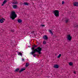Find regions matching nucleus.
Masks as SVG:
<instances>
[{
	"instance_id": "412c9836",
	"label": "nucleus",
	"mask_w": 78,
	"mask_h": 78,
	"mask_svg": "<svg viewBox=\"0 0 78 78\" xmlns=\"http://www.w3.org/2000/svg\"><path fill=\"white\" fill-rule=\"evenodd\" d=\"M69 20L68 19L65 20L66 23H67V22H69Z\"/></svg>"
},
{
	"instance_id": "f3484780",
	"label": "nucleus",
	"mask_w": 78,
	"mask_h": 78,
	"mask_svg": "<svg viewBox=\"0 0 78 78\" xmlns=\"http://www.w3.org/2000/svg\"><path fill=\"white\" fill-rule=\"evenodd\" d=\"M49 32H50V33L51 34V36L53 35V32L51 31V30H49Z\"/></svg>"
},
{
	"instance_id": "4468645a",
	"label": "nucleus",
	"mask_w": 78,
	"mask_h": 78,
	"mask_svg": "<svg viewBox=\"0 0 78 78\" xmlns=\"http://www.w3.org/2000/svg\"><path fill=\"white\" fill-rule=\"evenodd\" d=\"M35 31H33L31 33V34H32V35H33V36H34V35H35V34H34V33H35Z\"/></svg>"
},
{
	"instance_id": "f257e3e1",
	"label": "nucleus",
	"mask_w": 78,
	"mask_h": 78,
	"mask_svg": "<svg viewBox=\"0 0 78 78\" xmlns=\"http://www.w3.org/2000/svg\"><path fill=\"white\" fill-rule=\"evenodd\" d=\"M42 50V48H40V47H38L36 49H35V50H34V51H32L31 53H30L32 55H33V54L35 53L36 52H38V53L39 55H41V51Z\"/></svg>"
},
{
	"instance_id": "7c9ffc66",
	"label": "nucleus",
	"mask_w": 78,
	"mask_h": 78,
	"mask_svg": "<svg viewBox=\"0 0 78 78\" xmlns=\"http://www.w3.org/2000/svg\"><path fill=\"white\" fill-rule=\"evenodd\" d=\"M78 25H75L74 27H78Z\"/></svg>"
},
{
	"instance_id": "473e14b6",
	"label": "nucleus",
	"mask_w": 78,
	"mask_h": 78,
	"mask_svg": "<svg viewBox=\"0 0 78 78\" xmlns=\"http://www.w3.org/2000/svg\"><path fill=\"white\" fill-rule=\"evenodd\" d=\"M28 44L29 45H31V44H30V43H29Z\"/></svg>"
},
{
	"instance_id": "4be33fe9",
	"label": "nucleus",
	"mask_w": 78,
	"mask_h": 78,
	"mask_svg": "<svg viewBox=\"0 0 78 78\" xmlns=\"http://www.w3.org/2000/svg\"><path fill=\"white\" fill-rule=\"evenodd\" d=\"M69 66H72V65H73V63L72 62H70L69 63Z\"/></svg>"
},
{
	"instance_id": "bb28decb",
	"label": "nucleus",
	"mask_w": 78,
	"mask_h": 78,
	"mask_svg": "<svg viewBox=\"0 0 78 78\" xmlns=\"http://www.w3.org/2000/svg\"><path fill=\"white\" fill-rule=\"evenodd\" d=\"M33 47L31 48L32 50H34V49L35 48H34L35 47H34V46H33Z\"/></svg>"
},
{
	"instance_id": "c756f323",
	"label": "nucleus",
	"mask_w": 78,
	"mask_h": 78,
	"mask_svg": "<svg viewBox=\"0 0 78 78\" xmlns=\"http://www.w3.org/2000/svg\"><path fill=\"white\" fill-rule=\"evenodd\" d=\"M13 1L14 2H17V1H15V0H13Z\"/></svg>"
},
{
	"instance_id": "a211bd4d",
	"label": "nucleus",
	"mask_w": 78,
	"mask_h": 78,
	"mask_svg": "<svg viewBox=\"0 0 78 78\" xmlns=\"http://www.w3.org/2000/svg\"><path fill=\"white\" fill-rule=\"evenodd\" d=\"M18 55H20V56H22V54L20 52H18Z\"/></svg>"
},
{
	"instance_id": "7ed1b4c3",
	"label": "nucleus",
	"mask_w": 78,
	"mask_h": 78,
	"mask_svg": "<svg viewBox=\"0 0 78 78\" xmlns=\"http://www.w3.org/2000/svg\"><path fill=\"white\" fill-rule=\"evenodd\" d=\"M53 12L54 13V15L58 17L59 16V11L58 10H55L53 11Z\"/></svg>"
},
{
	"instance_id": "b1692460",
	"label": "nucleus",
	"mask_w": 78,
	"mask_h": 78,
	"mask_svg": "<svg viewBox=\"0 0 78 78\" xmlns=\"http://www.w3.org/2000/svg\"><path fill=\"white\" fill-rule=\"evenodd\" d=\"M43 44L44 45H45L46 44V41H43Z\"/></svg>"
},
{
	"instance_id": "9d476101",
	"label": "nucleus",
	"mask_w": 78,
	"mask_h": 78,
	"mask_svg": "<svg viewBox=\"0 0 78 78\" xmlns=\"http://www.w3.org/2000/svg\"><path fill=\"white\" fill-rule=\"evenodd\" d=\"M12 6H13V8L14 9H16V8H17V5H12Z\"/></svg>"
},
{
	"instance_id": "393cba45",
	"label": "nucleus",
	"mask_w": 78,
	"mask_h": 78,
	"mask_svg": "<svg viewBox=\"0 0 78 78\" xmlns=\"http://www.w3.org/2000/svg\"><path fill=\"white\" fill-rule=\"evenodd\" d=\"M41 26L42 27H45L44 25H41Z\"/></svg>"
},
{
	"instance_id": "aec40b11",
	"label": "nucleus",
	"mask_w": 78,
	"mask_h": 78,
	"mask_svg": "<svg viewBox=\"0 0 78 78\" xmlns=\"http://www.w3.org/2000/svg\"><path fill=\"white\" fill-rule=\"evenodd\" d=\"M19 70V68H17L15 70V72H18Z\"/></svg>"
},
{
	"instance_id": "dca6fc26",
	"label": "nucleus",
	"mask_w": 78,
	"mask_h": 78,
	"mask_svg": "<svg viewBox=\"0 0 78 78\" xmlns=\"http://www.w3.org/2000/svg\"><path fill=\"white\" fill-rule=\"evenodd\" d=\"M29 4V3H28V2H24V5H27V6H28Z\"/></svg>"
},
{
	"instance_id": "6ab92c4d",
	"label": "nucleus",
	"mask_w": 78,
	"mask_h": 78,
	"mask_svg": "<svg viewBox=\"0 0 78 78\" xmlns=\"http://www.w3.org/2000/svg\"><path fill=\"white\" fill-rule=\"evenodd\" d=\"M61 56V54H59V55L57 56L58 58H59Z\"/></svg>"
},
{
	"instance_id": "1a4fd4ad",
	"label": "nucleus",
	"mask_w": 78,
	"mask_h": 78,
	"mask_svg": "<svg viewBox=\"0 0 78 78\" xmlns=\"http://www.w3.org/2000/svg\"><path fill=\"white\" fill-rule=\"evenodd\" d=\"M26 69V68H23L22 69H21L20 70L19 72L20 73L21 72H23L24 70H25Z\"/></svg>"
},
{
	"instance_id": "ddd939ff",
	"label": "nucleus",
	"mask_w": 78,
	"mask_h": 78,
	"mask_svg": "<svg viewBox=\"0 0 78 78\" xmlns=\"http://www.w3.org/2000/svg\"><path fill=\"white\" fill-rule=\"evenodd\" d=\"M18 22V23H21L22 21L21 19H18L17 20Z\"/></svg>"
},
{
	"instance_id": "2f4dec72",
	"label": "nucleus",
	"mask_w": 78,
	"mask_h": 78,
	"mask_svg": "<svg viewBox=\"0 0 78 78\" xmlns=\"http://www.w3.org/2000/svg\"><path fill=\"white\" fill-rule=\"evenodd\" d=\"M74 74H76V72L75 71H74Z\"/></svg>"
},
{
	"instance_id": "f704fd0d",
	"label": "nucleus",
	"mask_w": 78,
	"mask_h": 78,
	"mask_svg": "<svg viewBox=\"0 0 78 78\" xmlns=\"http://www.w3.org/2000/svg\"><path fill=\"white\" fill-rule=\"evenodd\" d=\"M28 47H30V46H28Z\"/></svg>"
},
{
	"instance_id": "5701e85b",
	"label": "nucleus",
	"mask_w": 78,
	"mask_h": 78,
	"mask_svg": "<svg viewBox=\"0 0 78 78\" xmlns=\"http://www.w3.org/2000/svg\"><path fill=\"white\" fill-rule=\"evenodd\" d=\"M11 32H12V33H14V30L13 29H12L11 30Z\"/></svg>"
},
{
	"instance_id": "39448f33",
	"label": "nucleus",
	"mask_w": 78,
	"mask_h": 78,
	"mask_svg": "<svg viewBox=\"0 0 78 78\" xmlns=\"http://www.w3.org/2000/svg\"><path fill=\"white\" fill-rule=\"evenodd\" d=\"M43 39L44 40H47L48 39V37L47 35H44L43 37Z\"/></svg>"
},
{
	"instance_id": "cd10ccee",
	"label": "nucleus",
	"mask_w": 78,
	"mask_h": 78,
	"mask_svg": "<svg viewBox=\"0 0 78 78\" xmlns=\"http://www.w3.org/2000/svg\"><path fill=\"white\" fill-rule=\"evenodd\" d=\"M62 5H63V4H64V1H62Z\"/></svg>"
},
{
	"instance_id": "c9c22d12",
	"label": "nucleus",
	"mask_w": 78,
	"mask_h": 78,
	"mask_svg": "<svg viewBox=\"0 0 78 78\" xmlns=\"http://www.w3.org/2000/svg\"><path fill=\"white\" fill-rule=\"evenodd\" d=\"M30 29H32L30 27Z\"/></svg>"
},
{
	"instance_id": "0eeeda50",
	"label": "nucleus",
	"mask_w": 78,
	"mask_h": 78,
	"mask_svg": "<svg viewBox=\"0 0 78 78\" xmlns=\"http://www.w3.org/2000/svg\"><path fill=\"white\" fill-rule=\"evenodd\" d=\"M3 20H5L4 19V18H2V19H1L0 20V23H3V22H4V21H3Z\"/></svg>"
},
{
	"instance_id": "20e7f679",
	"label": "nucleus",
	"mask_w": 78,
	"mask_h": 78,
	"mask_svg": "<svg viewBox=\"0 0 78 78\" xmlns=\"http://www.w3.org/2000/svg\"><path fill=\"white\" fill-rule=\"evenodd\" d=\"M67 40H68V41H70L72 40V37L70 36V35H67Z\"/></svg>"
},
{
	"instance_id": "a878e982",
	"label": "nucleus",
	"mask_w": 78,
	"mask_h": 78,
	"mask_svg": "<svg viewBox=\"0 0 78 78\" xmlns=\"http://www.w3.org/2000/svg\"><path fill=\"white\" fill-rule=\"evenodd\" d=\"M38 46V45H34L33 46V47H37V46Z\"/></svg>"
},
{
	"instance_id": "2eb2a0df",
	"label": "nucleus",
	"mask_w": 78,
	"mask_h": 78,
	"mask_svg": "<svg viewBox=\"0 0 78 78\" xmlns=\"http://www.w3.org/2000/svg\"><path fill=\"white\" fill-rule=\"evenodd\" d=\"M12 4H14V5H16L17 4H18V2H12Z\"/></svg>"
},
{
	"instance_id": "6e6552de",
	"label": "nucleus",
	"mask_w": 78,
	"mask_h": 78,
	"mask_svg": "<svg viewBox=\"0 0 78 78\" xmlns=\"http://www.w3.org/2000/svg\"><path fill=\"white\" fill-rule=\"evenodd\" d=\"M54 67L55 69H58L59 68V66L58 65H55L54 66Z\"/></svg>"
},
{
	"instance_id": "423d86ee",
	"label": "nucleus",
	"mask_w": 78,
	"mask_h": 78,
	"mask_svg": "<svg viewBox=\"0 0 78 78\" xmlns=\"http://www.w3.org/2000/svg\"><path fill=\"white\" fill-rule=\"evenodd\" d=\"M73 5L75 6H78V2H74Z\"/></svg>"
},
{
	"instance_id": "f8f14e48",
	"label": "nucleus",
	"mask_w": 78,
	"mask_h": 78,
	"mask_svg": "<svg viewBox=\"0 0 78 78\" xmlns=\"http://www.w3.org/2000/svg\"><path fill=\"white\" fill-rule=\"evenodd\" d=\"M29 65H30V64H29V63L28 62L26 64L25 66L26 67H28L29 66Z\"/></svg>"
},
{
	"instance_id": "72a5a7b5",
	"label": "nucleus",
	"mask_w": 78,
	"mask_h": 78,
	"mask_svg": "<svg viewBox=\"0 0 78 78\" xmlns=\"http://www.w3.org/2000/svg\"><path fill=\"white\" fill-rule=\"evenodd\" d=\"M22 61H24V59L22 58Z\"/></svg>"
},
{
	"instance_id": "f03ea898",
	"label": "nucleus",
	"mask_w": 78,
	"mask_h": 78,
	"mask_svg": "<svg viewBox=\"0 0 78 78\" xmlns=\"http://www.w3.org/2000/svg\"><path fill=\"white\" fill-rule=\"evenodd\" d=\"M10 17L12 20H14V19H15V18H16V17H17V14L16 13V12H12L10 15Z\"/></svg>"
},
{
	"instance_id": "9b49d317",
	"label": "nucleus",
	"mask_w": 78,
	"mask_h": 78,
	"mask_svg": "<svg viewBox=\"0 0 78 78\" xmlns=\"http://www.w3.org/2000/svg\"><path fill=\"white\" fill-rule=\"evenodd\" d=\"M7 2V0H4L3 2V4L2 5V6H3L4 5H5Z\"/></svg>"
},
{
	"instance_id": "c85d7f7f",
	"label": "nucleus",
	"mask_w": 78,
	"mask_h": 78,
	"mask_svg": "<svg viewBox=\"0 0 78 78\" xmlns=\"http://www.w3.org/2000/svg\"><path fill=\"white\" fill-rule=\"evenodd\" d=\"M36 54H34V57H36Z\"/></svg>"
}]
</instances>
